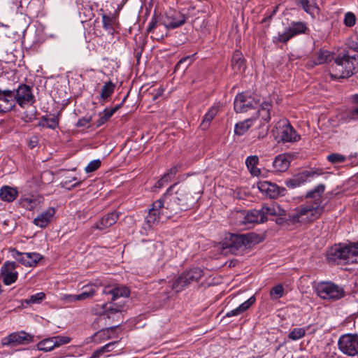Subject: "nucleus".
<instances>
[{
    "instance_id": "nucleus-1",
    "label": "nucleus",
    "mask_w": 358,
    "mask_h": 358,
    "mask_svg": "<svg viewBox=\"0 0 358 358\" xmlns=\"http://www.w3.org/2000/svg\"><path fill=\"white\" fill-rule=\"evenodd\" d=\"M325 185L319 184L306 194V199H311L306 203L296 207L293 212L289 213L286 218L288 224L301 226L319 219L324 211L322 205V195L324 192Z\"/></svg>"
},
{
    "instance_id": "nucleus-2",
    "label": "nucleus",
    "mask_w": 358,
    "mask_h": 358,
    "mask_svg": "<svg viewBox=\"0 0 358 358\" xmlns=\"http://www.w3.org/2000/svg\"><path fill=\"white\" fill-rule=\"evenodd\" d=\"M327 259L335 264L358 263V242L335 244L328 250Z\"/></svg>"
},
{
    "instance_id": "nucleus-3",
    "label": "nucleus",
    "mask_w": 358,
    "mask_h": 358,
    "mask_svg": "<svg viewBox=\"0 0 358 358\" xmlns=\"http://www.w3.org/2000/svg\"><path fill=\"white\" fill-rule=\"evenodd\" d=\"M253 242V236L248 234H230L226 238L223 243L224 248L233 255H241L248 248L251 247Z\"/></svg>"
},
{
    "instance_id": "nucleus-4",
    "label": "nucleus",
    "mask_w": 358,
    "mask_h": 358,
    "mask_svg": "<svg viewBox=\"0 0 358 358\" xmlns=\"http://www.w3.org/2000/svg\"><path fill=\"white\" fill-rule=\"evenodd\" d=\"M356 57L350 56L348 54L338 56L331 66V77L337 78H345L350 77L354 73Z\"/></svg>"
},
{
    "instance_id": "nucleus-5",
    "label": "nucleus",
    "mask_w": 358,
    "mask_h": 358,
    "mask_svg": "<svg viewBox=\"0 0 358 358\" xmlns=\"http://www.w3.org/2000/svg\"><path fill=\"white\" fill-rule=\"evenodd\" d=\"M203 275V272L201 268H192L181 273L173 281V287L176 292H180L189 285L198 282Z\"/></svg>"
},
{
    "instance_id": "nucleus-6",
    "label": "nucleus",
    "mask_w": 358,
    "mask_h": 358,
    "mask_svg": "<svg viewBox=\"0 0 358 358\" xmlns=\"http://www.w3.org/2000/svg\"><path fill=\"white\" fill-rule=\"evenodd\" d=\"M260 99L257 94L242 92L236 95L234 100V110L236 113H245L255 108L259 104Z\"/></svg>"
},
{
    "instance_id": "nucleus-7",
    "label": "nucleus",
    "mask_w": 358,
    "mask_h": 358,
    "mask_svg": "<svg viewBox=\"0 0 358 358\" xmlns=\"http://www.w3.org/2000/svg\"><path fill=\"white\" fill-rule=\"evenodd\" d=\"M176 186V184L170 186L166 193L159 199H163L162 213H164L166 218H170L180 211L184 210L182 207L172 196L171 192Z\"/></svg>"
},
{
    "instance_id": "nucleus-8",
    "label": "nucleus",
    "mask_w": 358,
    "mask_h": 358,
    "mask_svg": "<svg viewBox=\"0 0 358 358\" xmlns=\"http://www.w3.org/2000/svg\"><path fill=\"white\" fill-rule=\"evenodd\" d=\"M317 295L324 299H339L344 296V290L330 282H322L316 287Z\"/></svg>"
},
{
    "instance_id": "nucleus-9",
    "label": "nucleus",
    "mask_w": 358,
    "mask_h": 358,
    "mask_svg": "<svg viewBox=\"0 0 358 358\" xmlns=\"http://www.w3.org/2000/svg\"><path fill=\"white\" fill-rule=\"evenodd\" d=\"M339 350L348 356L358 355V335L346 334L342 335L338 341Z\"/></svg>"
},
{
    "instance_id": "nucleus-10",
    "label": "nucleus",
    "mask_w": 358,
    "mask_h": 358,
    "mask_svg": "<svg viewBox=\"0 0 358 358\" xmlns=\"http://www.w3.org/2000/svg\"><path fill=\"white\" fill-rule=\"evenodd\" d=\"M277 129L276 138L282 142H296L300 140V135L290 124L288 120L279 122Z\"/></svg>"
},
{
    "instance_id": "nucleus-11",
    "label": "nucleus",
    "mask_w": 358,
    "mask_h": 358,
    "mask_svg": "<svg viewBox=\"0 0 358 358\" xmlns=\"http://www.w3.org/2000/svg\"><path fill=\"white\" fill-rule=\"evenodd\" d=\"M71 338L65 336H56L50 338H45L37 344L38 350L43 352H50L55 348H58L62 345L68 344L71 341Z\"/></svg>"
},
{
    "instance_id": "nucleus-12",
    "label": "nucleus",
    "mask_w": 358,
    "mask_h": 358,
    "mask_svg": "<svg viewBox=\"0 0 358 358\" xmlns=\"http://www.w3.org/2000/svg\"><path fill=\"white\" fill-rule=\"evenodd\" d=\"M15 103L24 108L26 106H31L35 102V97L32 93L31 88L27 85H20L15 91Z\"/></svg>"
},
{
    "instance_id": "nucleus-13",
    "label": "nucleus",
    "mask_w": 358,
    "mask_h": 358,
    "mask_svg": "<svg viewBox=\"0 0 358 358\" xmlns=\"http://www.w3.org/2000/svg\"><path fill=\"white\" fill-rule=\"evenodd\" d=\"M18 263L15 262L6 261L1 268V274L3 282L6 285H10L15 282L18 278V272L16 268Z\"/></svg>"
},
{
    "instance_id": "nucleus-14",
    "label": "nucleus",
    "mask_w": 358,
    "mask_h": 358,
    "mask_svg": "<svg viewBox=\"0 0 358 358\" xmlns=\"http://www.w3.org/2000/svg\"><path fill=\"white\" fill-rule=\"evenodd\" d=\"M307 29L304 22H292L283 33H279L275 38L280 42L285 43L294 36L305 33Z\"/></svg>"
},
{
    "instance_id": "nucleus-15",
    "label": "nucleus",
    "mask_w": 358,
    "mask_h": 358,
    "mask_svg": "<svg viewBox=\"0 0 358 358\" xmlns=\"http://www.w3.org/2000/svg\"><path fill=\"white\" fill-rule=\"evenodd\" d=\"M162 208L163 199H158L152 203V208L149 210L145 217V224L148 227H152L158 224L162 217H164V213H162Z\"/></svg>"
},
{
    "instance_id": "nucleus-16",
    "label": "nucleus",
    "mask_w": 358,
    "mask_h": 358,
    "mask_svg": "<svg viewBox=\"0 0 358 358\" xmlns=\"http://www.w3.org/2000/svg\"><path fill=\"white\" fill-rule=\"evenodd\" d=\"M186 21L185 17L181 13L176 11H169L166 13V16L163 18L162 24L164 26L166 34L169 29H175L182 26Z\"/></svg>"
},
{
    "instance_id": "nucleus-17",
    "label": "nucleus",
    "mask_w": 358,
    "mask_h": 358,
    "mask_svg": "<svg viewBox=\"0 0 358 358\" xmlns=\"http://www.w3.org/2000/svg\"><path fill=\"white\" fill-rule=\"evenodd\" d=\"M258 188L262 194L271 199L284 195L286 191L285 188L280 187L276 184L266 180L259 182Z\"/></svg>"
},
{
    "instance_id": "nucleus-18",
    "label": "nucleus",
    "mask_w": 358,
    "mask_h": 358,
    "mask_svg": "<svg viewBox=\"0 0 358 358\" xmlns=\"http://www.w3.org/2000/svg\"><path fill=\"white\" fill-rule=\"evenodd\" d=\"M11 255L18 263H20L26 266H34L41 259V255L36 252L26 253L20 252L15 249L11 250Z\"/></svg>"
},
{
    "instance_id": "nucleus-19",
    "label": "nucleus",
    "mask_w": 358,
    "mask_h": 358,
    "mask_svg": "<svg viewBox=\"0 0 358 358\" xmlns=\"http://www.w3.org/2000/svg\"><path fill=\"white\" fill-rule=\"evenodd\" d=\"M34 336L23 331L20 332H14L8 335L3 339V345H25L29 344L33 341Z\"/></svg>"
},
{
    "instance_id": "nucleus-20",
    "label": "nucleus",
    "mask_w": 358,
    "mask_h": 358,
    "mask_svg": "<svg viewBox=\"0 0 358 358\" xmlns=\"http://www.w3.org/2000/svg\"><path fill=\"white\" fill-rule=\"evenodd\" d=\"M240 225H247L257 223H263L262 222V214L260 210L253 209L249 211H242L237 214Z\"/></svg>"
},
{
    "instance_id": "nucleus-21",
    "label": "nucleus",
    "mask_w": 358,
    "mask_h": 358,
    "mask_svg": "<svg viewBox=\"0 0 358 358\" xmlns=\"http://www.w3.org/2000/svg\"><path fill=\"white\" fill-rule=\"evenodd\" d=\"M15 104V91L0 90V113L10 111Z\"/></svg>"
},
{
    "instance_id": "nucleus-22",
    "label": "nucleus",
    "mask_w": 358,
    "mask_h": 358,
    "mask_svg": "<svg viewBox=\"0 0 358 358\" xmlns=\"http://www.w3.org/2000/svg\"><path fill=\"white\" fill-rule=\"evenodd\" d=\"M129 290L127 287L119 285H107L102 289V294L111 296L110 300L115 301L120 297H128Z\"/></svg>"
},
{
    "instance_id": "nucleus-23",
    "label": "nucleus",
    "mask_w": 358,
    "mask_h": 358,
    "mask_svg": "<svg viewBox=\"0 0 358 358\" xmlns=\"http://www.w3.org/2000/svg\"><path fill=\"white\" fill-rule=\"evenodd\" d=\"M262 214V222H266L268 216H282L285 215V210L276 203L271 202L262 206L260 209Z\"/></svg>"
},
{
    "instance_id": "nucleus-24",
    "label": "nucleus",
    "mask_w": 358,
    "mask_h": 358,
    "mask_svg": "<svg viewBox=\"0 0 358 358\" xmlns=\"http://www.w3.org/2000/svg\"><path fill=\"white\" fill-rule=\"evenodd\" d=\"M55 213V208L49 207L45 210L39 213L34 218L33 223L40 228H45L52 222Z\"/></svg>"
},
{
    "instance_id": "nucleus-25",
    "label": "nucleus",
    "mask_w": 358,
    "mask_h": 358,
    "mask_svg": "<svg viewBox=\"0 0 358 358\" xmlns=\"http://www.w3.org/2000/svg\"><path fill=\"white\" fill-rule=\"evenodd\" d=\"M296 5L308 14L313 19L320 13L317 0H295Z\"/></svg>"
},
{
    "instance_id": "nucleus-26",
    "label": "nucleus",
    "mask_w": 358,
    "mask_h": 358,
    "mask_svg": "<svg viewBox=\"0 0 358 358\" xmlns=\"http://www.w3.org/2000/svg\"><path fill=\"white\" fill-rule=\"evenodd\" d=\"M43 200V197L38 195L24 196L20 198L19 203L23 208L27 210H33L41 206Z\"/></svg>"
},
{
    "instance_id": "nucleus-27",
    "label": "nucleus",
    "mask_w": 358,
    "mask_h": 358,
    "mask_svg": "<svg viewBox=\"0 0 358 358\" xmlns=\"http://www.w3.org/2000/svg\"><path fill=\"white\" fill-rule=\"evenodd\" d=\"M161 286L158 291V298L162 301L169 300L176 292V289L173 287V281L172 282H166L164 280H162L159 282Z\"/></svg>"
},
{
    "instance_id": "nucleus-28",
    "label": "nucleus",
    "mask_w": 358,
    "mask_h": 358,
    "mask_svg": "<svg viewBox=\"0 0 358 358\" xmlns=\"http://www.w3.org/2000/svg\"><path fill=\"white\" fill-rule=\"evenodd\" d=\"M333 59L334 54L332 52L320 49L315 57L313 60L309 61L307 65L310 67H314L315 66L331 62Z\"/></svg>"
},
{
    "instance_id": "nucleus-29",
    "label": "nucleus",
    "mask_w": 358,
    "mask_h": 358,
    "mask_svg": "<svg viewBox=\"0 0 358 358\" xmlns=\"http://www.w3.org/2000/svg\"><path fill=\"white\" fill-rule=\"evenodd\" d=\"M172 196L182 207L184 210L188 209L191 203L194 201V199L190 200L188 197V193L184 187H180L175 194H172Z\"/></svg>"
},
{
    "instance_id": "nucleus-30",
    "label": "nucleus",
    "mask_w": 358,
    "mask_h": 358,
    "mask_svg": "<svg viewBox=\"0 0 358 358\" xmlns=\"http://www.w3.org/2000/svg\"><path fill=\"white\" fill-rule=\"evenodd\" d=\"M119 218L117 212H112L104 215L99 222L95 224L94 228L103 230L114 224Z\"/></svg>"
},
{
    "instance_id": "nucleus-31",
    "label": "nucleus",
    "mask_w": 358,
    "mask_h": 358,
    "mask_svg": "<svg viewBox=\"0 0 358 358\" xmlns=\"http://www.w3.org/2000/svg\"><path fill=\"white\" fill-rule=\"evenodd\" d=\"M322 174V171L320 169H310L303 171L299 173V174L294 176V177L296 178L300 186L305 183L306 182L310 181L312 179Z\"/></svg>"
},
{
    "instance_id": "nucleus-32",
    "label": "nucleus",
    "mask_w": 358,
    "mask_h": 358,
    "mask_svg": "<svg viewBox=\"0 0 358 358\" xmlns=\"http://www.w3.org/2000/svg\"><path fill=\"white\" fill-rule=\"evenodd\" d=\"M255 301L256 299L255 296H252L247 301L242 303L238 307L236 308L234 310L228 311L224 317H231L234 316H238L243 314L244 312L248 310L252 306V304L255 303Z\"/></svg>"
},
{
    "instance_id": "nucleus-33",
    "label": "nucleus",
    "mask_w": 358,
    "mask_h": 358,
    "mask_svg": "<svg viewBox=\"0 0 358 358\" xmlns=\"http://www.w3.org/2000/svg\"><path fill=\"white\" fill-rule=\"evenodd\" d=\"M231 66L235 73H242L245 70V60L240 50H236L234 52Z\"/></svg>"
},
{
    "instance_id": "nucleus-34",
    "label": "nucleus",
    "mask_w": 358,
    "mask_h": 358,
    "mask_svg": "<svg viewBox=\"0 0 358 358\" xmlns=\"http://www.w3.org/2000/svg\"><path fill=\"white\" fill-rule=\"evenodd\" d=\"M18 196L16 188L4 185L0 189V199L6 202L13 201Z\"/></svg>"
},
{
    "instance_id": "nucleus-35",
    "label": "nucleus",
    "mask_w": 358,
    "mask_h": 358,
    "mask_svg": "<svg viewBox=\"0 0 358 358\" xmlns=\"http://www.w3.org/2000/svg\"><path fill=\"white\" fill-rule=\"evenodd\" d=\"M101 285H98L97 283L88 285L84 287L85 289L82 293L77 294V301H83L89 298H92L98 291Z\"/></svg>"
},
{
    "instance_id": "nucleus-36",
    "label": "nucleus",
    "mask_w": 358,
    "mask_h": 358,
    "mask_svg": "<svg viewBox=\"0 0 358 358\" xmlns=\"http://www.w3.org/2000/svg\"><path fill=\"white\" fill-rule=\"evenodd\" d=\"M260 108L257 111L259 117L262 121V123L267 124L271 120L270 110L271 108V103L268 101H264L260 105Z\"/></svg>"
},
{
    "instance_id": "nucleus-37",
    "label": "nucleus",
    "mask_w": 358,
    "mask_h": 358,
    "mask_svg": "<svg viewBox=\"0 0 358 358\" xmlns=\"http://www.w3.org/2000/svg\"><path fill=\"white\" fill-rule=\"evenodd\" d=\"M289 166V161L284 155H278L273 162V166L276 171L283 172L286 171Z\"/></svg>"
},
{
    "instance_id": "nucleus-38",
    "label": "nucleus",
    "mask_w": 358,
    "mask_h": 358,
    "mask_svg": "<svg viewBox=\"0 0 358 358\" xmlns=\"http://www.w3.org/2000/svg\"><path fill=\"white\" fill-rule=\"evenodd\" d=\"M352 101L355 106L346 113L345 120L348 122H358V94L352 96Z\"/></svg>"
},
{
    "instance_id": "nucleus-39",
    "label": "nucleus",
    "mask_w": 358,
    "mask_h": 358,
    "mask_svg": "<svg viewBox=\"0 0 358 358\" xmlns=\"http://www.w3.org/2000/svg\"><path fill=\"white\" fill-rule=\"evenodd\" d=\"M255 120V118H248L236 123L234 128L235 134L238 136L243 135L252 125Z\"/></svg>"
},
{
    "instance_id": "nucleus-40",
    "label": "nucleus",
    "mask_w": 358,
    "mask_h": 358,
    "mask_svg": "<svg viewBox=\"0 0 358 358\" xmlns=\"http://www.w3.org/2000/svg\"><path fill=\"white\" fill-rule=\"evenodd\" d=\"M259 159L256 155H252L247 157L245 164L252 175L257 176L260 174V170L257 167Z\"/></svg>"
},
{
    "instance_id": "nucleus-41",
    "label": "nucleus",
    "mask_w": 358,
    "mask_h": 358,
    "mask_svg": "<svg viewBox=\"0 0 358 358\" xmlns=\"http://www.w3.org/2000/svg\"><path fill=\"white\" fill-rule=\"evenodd\" d=\"M107 305H108L107 303H104L103 305V307H102L103 311L100 312L99 314L106 315V317L108 318H110L111 315L122 312L124 308V303H121V304H118V305L113 304V306H111L110 307H107Z\"/></svg>"
},
{
    "instance_id": "nucleus-42",
    "label": "nucleus",
    "mask_w": 358,
    "mask_h": 358,
    "mask_svg": "<svg viewBox=\"0 0 358 358\" xmlns=\"http://www.w3.org/2000/svg\"><path fill=\"white\" fill-rule=\"evenodd\" d=\"M115 85L112 81L105 83L100 92V99L103 101L107 100L114 92Z\"/></svg>"
},
{
    "instance_id": "nucleus-43",
    "label": "nucleus",
    "mask_w": 358,
    "mask_h": 358,
    "mask_svg": "<svg viewBox=\"0 0 358 358\" xmlns=\"http://www.w3.org/2000/svg\"><path fill=\"white\" fill-rule=\"evenodd\" d=\"M217 113V108L216 107H211L208 112L205 114L202 122L200 124V127L202 129L205 130L206 129L211 120L214 118V117L216 115Z\"/></svg>"
},
{
    "instance_id": "nucleus-44",
    "label": "nucleus",
    "mask_w": 358,
    "mask_h": 358,
    "mask_svg": "<svg viewBox=\"0 0 358 358\" xmlns=\"http://www.w3.org/2000/svg\"><path fill=\"white\" fill-rule=\"evenodd\" d=\"M45 298V294L43 292H38L35 294L31 295L29 299H24L22 301V305L24 304L31 305V304H38L41 303Z\"/></svg>"
},
{
    "instance_id": "nucleus-45",
    "label": "nucleus",
    "mask_w": 358,
    "mask_h": 358,
    "mask_svg": "<svg viewBox=\"0 0 358 358\" xmlns=\"http://www.w3.org/2000/svg\"><path fill=\"white\" fill-rule=\"evenodd\" d=\"M117 341L110 342L107 343L106 345L99 348L96 351L94 352V353L92 355L90 358H99L100 356H101L104 352H109L112 351L113 349V346L117 344Z\"/></svg>"
},
{
    "instance_id": "nucleus-46",
    "label": "nucleus",
    "mask_w": 358,
    "mask_h": 358,
    "mask_svg": "<svg viewBox=\"0 0 358 358\" xmlns=\"http://www.w3.org/2000/svg\"><path fill=\"white\" fill-rule=\"evenodd\" d=\"M114 114V110L105 108L103 112L99 114V119L96 122V126L100 127L106 122Z\"/></svg>"
},
{
    "instance_id": "nucleus-47",
    "label": "nucleus",
    "mask_w": 358,
    "mask_h": 358,
    "mask_svg": "<svg viewBox=\"0 0 358 358\" xmlns=\"http://www.w3.org/2000/svg\"><path fill=\"white\" fill-rule=\"evenodd\" d=\"M306 329L303 327L294 328L288 334V338L296 341L303 338L306 334Z\"/></svg>"
},
{
    "instance_id": "nucleus-48",
    "label": "nucleus",
    "mask_w": 358,
    "mask_h": 358,
    "mask_svg": "<svg viewBox=\"0 0 358 358\" xmlns=\"http://www.w3.org/2000/svg\"><path fill=\"white\" fill-rule=\"evenodd\" d=\"M284 294V287L281 284L274 286L270 291V296L272 300L280 299Z\"/></svg>"
},
{
    "instance_id": "nucleus-49",
    "label": "nucleus",
    "mask_w": 358,
    "mask_h": 358,
    "mask_svg": "<svg viewBox=\"0 0 358 358\" xmlns=\"http://www.w3.org/2000/svg\"><path fill=\"white\" fill-rule=\"evenodd\" d=\"M115 18L112 15H103L102 22L103 27L106 30L113 29V24H115Z\"/></svg>"
},
{
    "instance_id": "nucleus-50",
    "label": "nucleus",
    "mask_w": 358,
    "mask_h": 358,
    "mask_svg": "<svg viewBox=\"0 0 358 358\" xmlns=\"http://www.w3.org/2000/svg\"><path fill=\"white\" fill-rule=\"evenodd\" d=\"M327 159L332 164H340L346 160V157L339 153H331L327 155Z\"/></svg>"
},
{
    "instance_id": "nucleus-51",
    "label": "nucleus",
    "mask_w": 358,
    "mask_h": 358,
    "mask_svg": "<svg viewBox=\"0 0 358 358\" xmlns=\"http://www.w3.org/2000/svg\"><path fill=\"white\" fill-rule=\"evenodd\" d=\"M101 164L100 159H94L91 161L85 167V171L86 173H92L97 170Z\"/></svg>"
},
{
    "instance_id": "nucleus-52",
    "label": "nucleus",
    "mask_w": 358,
    "mask_h": 358,
    "mask_svg": "<svg viewBox=\"0 0 358 358\" xmlns=\"http://www.w3.org/2000/svg\"><path fill=\"white\" fill-rule=\"evenodd\" d=\"M356 22V17L352 12H348L345 15L344 24L347 27H352L355 25Z\"/></svg>"
},
{
    "instance_id": "nucleus-53",
    "label": "nucleus",
    "mask_w": 358,
    "mask_h": 358,
    "mask_svg": "<svg viewBox=\"0 0 358 358\" xmlns=\"http://www.w3.org/2000/svg\"><path fill=\"white\" fill-rule=\"evenodd\" d=\"M161 24L162 22L160 24H158L156 17H152L147 27V31L149 33L154 34L156 29L160 27Z\"/></svg>"
},
{
    "instance_id": "nucleus-54",
    "label": "nucleus",
    "mask_w": 358,
    "mask_h": 358,
    "mask_svg": "<svg viewBox=\"0 0 358 358\" xmlns=\"http://www.w3.org/2000/svg\"><path fill=\"white\" fill-rule=\"evenodd\" d=\"M178 171V166H173L166 173L164 174V179L166 181H171V179L176 176Z\"/></svg>"
},
{
    "instance_id": "nucleus-55",
    "label": "nucleus",
    "mask_w": 358,
    "mask_h": 358,
    "mask_svg": "<svg viewBox=\"0 0 358 358\" xmlns=\"http://www.w3.org/2000/svg\"><path fill=\"white\" fill-rule=\"evenodd\" d=\"M257 134V138H263L268 134V126L266 124L261 123Z\"/></svg>"
},
{
    "instance_id": "nucleus-56",
    "label": "nucleus",
    "mask_w": 358,
    "mask_h": 358,
    "mask_svg": "<svg viewBox=\"0 0 358 358\" xmlns=\"http://www.w3.org/2000/svg\"><path fill=\"white\" fill-rule=\"evenodd\" d=\"M194 56V55H192L187 56V57H185L180 59L178 61V62L176 64L175 70H178L180 69V66L183 63H185V62H188L189 63H188L187 66H186V68H187L189 65H190L193 62Z\"/></svg>"
},
{
    "instance_id": "nucleus-57",
    "label": "nucleus",
    "mask_w": 358,
    "mask_h": 358,
    "mask_svg": "<svg viewBox=\"0 0 358 358\" xmlns=\"http://www.w3.org/2000/svg\"><path fill=\"white\" fill-rule=\"evenodd\" d=\"M47 127L50 129H55L59 125V120L57 117L45 119Z\"/></svg>"
},
{
    "instance_id": "nucleus-58",
    "label": "nucleus",
    "mask_w": 358,
    "mask_h": 358,
    "mask_svg": "<svg viewBox=\"0 0 358 358\" xmlns=\"http://www.w3.org/2000/svg\"><path fill=\"white\" fill-rule=\"evenodd\" d=\"M60 299L67 302V303H71L73 301H77V294H63L60 296Z\"/></svg>"
},
{
    "instance_id": "nucleus-59",
    "label": "nucleus",
    "mask_w": 358,
    "mask_h": 358,
    "mask_svg": "<svg viewBox=\"0 0 358 358\" xmlns=\"http://www.w3.org/2000/svg\"><path fill=\"white\" fill-rule=\"evenodd\" d=\"M92 121L91 117H85L81 119H79L76 123V126L78 127H85Z\"/></svg>"
},
{
    "instance_id": "nucleus-60",
    "label": "nucleus",
    "mask_w": 358,
    "mask_h": 358,
    "mask_svg": "<svg viewBox=\"0 0 358 358\" xmlns=\"http://www.w3.org/2000/svg\"><path fill=\"white\" fill-rule=\"evenodd\" d=\"M285 185L289 188H295L299 186V182L294 176L291 179L287 180L285 181Z\"/></svg>"
},
{
    "instance_id": "nucleus-61",
    "label": "nucleus",
    "mask_w": 358,
    "mask_h": 358,
    "mask_svg": "<svg viewBox=\"0 0 358 358\" xmlns=\"http://www.w3.org/2000/svg\"><path fill=\"white\" fill-rule=\"evenodd\" d=\"M38 144V139L36 136L31 137L29 141V147L30 148H35Z\"/></svg>"
},
{
    "instance_id": "nucleus-62",
    "label": "nucleus",
    "mask_w": 358,
    "mask_h": 358,
    "mask_svg": "<svg viewBox=\"0 0 358 358\" xmlns=\"http://www.w3.org/2000/svg\"><path fill=\"white\" fill-rule=\"evenodd\" d=\"M169 181H166L165 179H164V176L161 178L160 180H159L156 184L155 185V187L156 188H161L164 186V185L167 184Z\"/></svg>"
},
{
    "instance_id": "nucleus-63",
    "label": "nucleus",
    "mask_w": 358,
    "mask_h": 358,
    "mask_svg": "<svg viewBox=\"0 0 358 358\" xmlns=\"http://www.w3.org/2000/svg\"><path fill=\"white\" fill-rule=\"evenodd\" d=\"M117 327H118V325H117L115 327H109V328H107V329H106L104 330L99 331V332H97L96 334V336H101V334L105 336L106 333H109V331H113Z\"/></svg>"
},
{
    "instance_id": "nucleus-64",
    "label": "nucleus",
    "mask_w": 358,
    "mask_h": 358,
    "mask_svg": "<svg viewBox=\"0 0 358 358\" xmlns=\"http://www.w3.org/2000/svg\"><path fill=\"white\" fill-rule=\"evenodd\" d=\"M275 10H274L273 11L272 14H271V15H268V16H267V17H264V18L262 20V23H263V22H266L267 20H270V19L271 18L272 15H273V14H275Z\"/></svg>"
}]
</instances>
